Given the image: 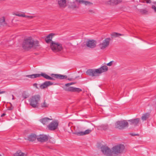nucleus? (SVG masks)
<instances>
[{
  "label": "nucleus",
  "mask_w": 156,
  "mask_h": 156,
  "mask_svg": "<svg viewBox=\"0 0 156 156\" xmlns=\"http://www.w3.org/2000/svg\"><path fill=\"white\" fill-rule=\"evenodd\" d=\"M5 115V114H4V113H3V114H2V115H1V116H2H2H4Z\"/></svg>",
  "instance_id": "obj_42"
},
{
  "label": "nucleus",
  "mask_w": 156,
  "mask_h": 156,
  "mask_svg": "<svg viewBox=\"0 0 156 156\" xmlns=\"http://www.w3.org/2000/svg\"><path fill=\"white\" fill-rule=\"evenodd\" d=\"M36 139V135L35 134H31L28 137V140L31 141H33L35 140Z\"/></svg>",
  "instance_id": "obj_24"
},
{
  "label": "nucleus",
  "mask_w": 156,
  "mask_h": 156,
  "mask_svg": "<svg viewBox=\"0 0 156 156\" xmlns=\"http://www.w3.org/2000/svg\"><path fill=\"white\" fill-rule=\"evenodd\" d=\"M23 17H25V18H27L29 19H32V18H33V16H27L25 15H24Z\"/></svg>",
  "instance_id": "obj_34"
},
{
  "label": "nucleus",
  "mask_w": 156,
  "mask_h": 156,
  "mask_svg": "<svg viewBox=\"0 0 156 156\" xmlns=\"http://www.w3.org/2000/svg\"><path fill=\"white\" fill-rule=\"evenodd\" d=\"M87 45L90 48H94L96 47V42L93 40L89 41L87 43Z\"/></svg>",
  "instance_id": "obj_15"
},
{
  "label": "nucleus",
  "mask_w": 156,
  "mask_h": 156,
  "mask_svg": "<svg viewBox=\"0 0 156 156\" xmlns=\"http://www.w3.org/2000/svg\"><path fill=\"white\" fill-rule=\"evenodd\" d=\"M108 128V125L107 124H103L98 126V128L100 129L105 130Z\"/></svg>",
  "instance_id": "obj_25"
},
{
  "label": "nucleus",
  "mask_w": 156,
  "mask_h": 156,
  "mask_svg": "<svg viewBox=\"0 0 156 156\" xmlns=\"http://www.w3.org/2000/svg\"><path fill=\"white\" fill-rule=\"evenodd\" d=\"M49 104L46 103L45 101L41 104V107L42 108H47Z\"/></svg>",
  "instance_id": "obj_30"
},
{
  "label": "nucleus",
  "mask_w": 156,
  "mask_h": 156,
  "mask_svg": "<svg viewBox=\"0 0 156 156\" xmlns=\"http://www.w3.org/2000/svg\"><path fill=\"white\" fill-rule=\"evenodd\" d=\"M122 2V0H110L109 2L110 4L116 5L119 4Z\"/></svg>",
  "instance_id": "obj_26"
},
{
  "label": "nucleus",
  "mask_w": 156,
  "mask_h": 156,
  "mask_svg": "<svg viewBox=\"0 0 156 156\" xmlns=\"http://www.w3.org/2000/svg\"><path fill=\"white\" fill-rule=\"evenodd\" d=\"M75 83H76V82H71V83H66V84H62V85H63V86H62V87L63 88V87H64L65 86V87H69L70 86H71V85H72L75 84Z\"/></svg>",
  "instance_id": "obj_31"
},
{
  "label": "nucleus",
  "mask_w": 156,
  "mask_h": 156,
  "mask_svg": "<svg viewBox=\"0 0 156 156\" xmlns=\"http://www.w3.org/2000/svg\"><path fill=\"white\" fill-rule=\"evenodd\" d=\"M74 7L75 8H76L77 7V6L76 5H74Z\"/></svg>",
  "instance_id": "obj_44"
},
{
  "label": "nucleus",
  "mask_w": 156,
  "mask_h": 156,
  "mask_svg": "<svg viewBox=\"0 0 156 156\" xmlns=\"http://www.w3.org/2000/svg\"><path fill=\"white\" fill-rule=\"evenodd\" d=\"M14 156H26V153H23L20 150H18L14 154Z\"/></svg>",
  "instance_id": "obj_21"
},
{
  "label": "nucleus",
  "mask_w": 156,
  "mask_h": 156,
  "mask_svg": "<svg viewBox=\"0 0 156 156\" xmlns=\"http://www.w3.org/2000/svg\"><path fill=\"white\" fill-rule=\"evenodd\" d=\"M68 80H71V78H68Z\"/></svg>",
  "instance_id": "obj_45"
},
{
  "label": "nucleus",
  "mask_w": 156,
  "mask_h": 156,
  "mask_svg": "<svg viewBox=\"0 0 156 156\" xmlns=\"http://www.w3.org/2000/svg\"><path fill=\"white\" fill-rule=\"evenodd\" d=\"M111 36H112V37H118L119 36H122L123 35V34H121L116 33V32H114L112 33L111 34Z\"/></svg>",
  "instance_id": "obj_28"
},
{
  "label": "nucleus",
  "mask_w": 156,
  "mask_h": 156,
  "mask_svg": "<svg viewBox=\"0 0 156 156\" xmlns=\"http://www.w3.org/2000/svg\"><path fill=\"white\" fill-rule=\"evenodd\" d=\"M125 149V146L122 144H119L113 147L112 148L113 154H118L123 152Z\"/></svg>",
  "instance_id": "obj_6"
},
{
  "label": "nucleus",
  "mask_w": 156,
  "mask_h": 156,
  "mask_svg": "<svg viewBox=\"0 0 156 156\" xmlns=\"http://www.w3.org/2000/svg\"><path fill=\"white\" fill-rule=\"evenodd\" d=\"M50 142H51L52 143H55V141L54 140H50Z\"/></svg>",
  "instance_id": "obj_40"
},
{
  "label": "nucleus",
  "mask_w": 156,
  "mask_h": 156,
  "mask_svg": "<svg viewBox=\"0 0 156 156\" xmlns=\"http://www.w3.org/2000/svg\"><path fill=\"white\" fill-rule=\"evenodd\" d=\"M154 3L156 4V2H154Z\"/></svg>",
  "instance_id": "obj_46"
},
{
  "label": "nucleus",
  "mask_w": 156,
  "mask_h": 156,
  "mask_svg": "<svg viewBox=\"0 0 156 156\" xmlns=\"http://www.w3.org/2000/svg\"><path fill=\"white\" fill-rule=\"evenodd\" d=\"M50 139H51V140H53V139H52V138H50Z\"/></svg>",
  "instance_id": "obj_48"
},
{
  "label": "nucleus",
  "mask_w": 156,
  "mask_h": 156,
  "mask_svg": "<svg viewBox=\"0 0 156 156\" xmlns=\"http://www.w3.org/2000/svg\"><path fill=\"white\" fill-rule=\"evenodd\" d=\"M24 14H21L20 13H16L15 14V15L16 16H20V17H24Z\"/></svg>",
  "instance_id": "obj_33"
},
{
  "label": "nucleus",
  "mask_w": 156,
  "mask_h": 156,
  "mask_svg": "<svg viewBox=\"0 0 156 156\" xmlns=\"http://www.w3.org/2000/svg\"><path fill=\"white\" fill-rule=\"evenodd\" d=\"M92 129H87L84 132L81 131L79 132H75L74 134L77 136H83L89 134L92 131Z\"/></svg>",
  "instance_id": "obj_13"
},
{
  "label": "nucleus",
  "mask_w": 156,
  "mask_h": 156,
  "mask_svg": "<svg viewBox=\"0 0 156 156\" xmlns=\"http://www.w3.org/2000/svg\"><path fill=\"white\" fill-rule=\"evenodd\" d=\"M58 125V122L57 121L55 120L52 122L48 126V129L51 130L56 129Z\"/></svg>",
  "instance_id": "obj_11"
},
{
  "label": "nucleus",
  "mask_w": 156,
  "mask_h": 156,
  "mask_svg": "<svg viewBox=\"0 0 156 156\" xmlns=\"http://www.w3.org/2000/svg\"><path fill=\"white\" fill-rule=\"evenodd\" d=\"M5 92V91H2V90H0V94H3V93H4Z\"/></svg>",
  "instance_id": "obj_39"
},
{
  "label": "nucleus",
  "mask_w": 156,
  "mask_h": 156,
  "mask_svg": "<svg viewBox=\"0 0 156 156\" xmlns=\"http://www.w3.org/2000/svg\"><path fill=\"white\" fill-rule=\"evenodd\" d=\"M0 23L1 25L3 26H5L7 25V23L5 20L4 17L3 16L0 19Z\"/></svg>",
  "instance_id": "obj_23"
},
{
  "label": "nucleus",
  "mask_w": 156,
  "mask_h": 156,
  "mask_svg": "<svg viewBox=\"0 0 156 156\" xmlns=\"http://www.w3.org/2000/svg\"><path fill=\"white\" fill-rule=\"evenodd\" d=\"M76 2L78 3V4H84L86 5L88 4H92V3L88 1H84L83 0H76Z\"/></svg>",
  "instance_id": "obj_19"
},
{
  "label": "nucleus",
  "mask_w": 156,
  "mask_h": 156,
  "mask_svg": "<svg viewBox=\"0 0 156 156\" xmlns=\"http://www.w3.org/2000/svg\"><path fill=\"white\" fill-rule=\"evenodd\" d=\"M140 119L139 118L133 119L128 120V121L130 122L129 123L130 124L133 125L135 126L138 125V124L140 122Z\"/></svg>",
  "instance_id": "obj_14"
},
{
  "label": "nucleus",
  "mask_w": 156,
  "mask_h": 156,
  "mask_svg": "<svg viewBox=\"0 0 156 156\" xmlns=\"http://www.w3.org/2000/svg\"><path fill=\"white\" fill-rule=\"evenodd\" d=\"M152 8L154 10V11L156 12V7L154 5H152Z\"/></svg>",
  "instance_id": "obj_36"
},
{
  "label": "nucleus",
  "mask_w": 156,
  "mask_h": 156,
  "mask_svg": "<svg viewBox=\"0 0 156 156\" xmlns=\"http://www.w3.org/2000/svg\"><path fill=\"white\" fill-rule=\"evenodd\" d=\"M51 119L48 118H44L40 120V121L43 125H47L48 124Z\"/></svg>",
  "instance_id": "obj_16"
},
{
  "label": "nucleus",
  "mask_w": 156,
  "mask_h": 156,
  "mask_svg": "<svg viewBox=\"0 0 156 156\" xmlns=\"http://www.w3.org/2000/svg\"><path fill=\"white\" fill-rule=\"evenodd\" d=\"M22 96L24 98H26L29 97V94L26 92H24L23 93Z\"/></svg>",
  "instance_id": "obj_32"
},
{
  "label": "nucleus",
  "mask_w": 156,
  "mask_h": 156,
  "mask_svg": "<svg viewBox=\"0 0 156 156\" xmlns=\"http://www.w3.org/2000/svg\"><path fill=\"white\" fill-rule=\"evenodd\" d=\"M140 2L142 3H144L145 2V0H140Z\"/></svg>",
  "instance_id": "obj_38"
},
{
  "label": "nucleus",
  "mask_w": 156,
  "mask_h": 156,
  "mask_svg": "<svg viewBox=\"0 0 156 156\" xmlns=\"http://www.w3.org/2000/svg\"><path fill=\"white\" fill-rule=\"evenodd\" d=\"M49 138V136L45 135H40L37 138V140L41 142L46 141Z\"/></svg>",
  "instance_id": "obj_12"
},
{
  "label": "nucleus",
  "mask_w": 156,
  "mask_h": 156,
  "mask_svg": "<svg viewBox=\"0 0 156 156\" xmlns=\"http://www.w3.org/2000/svg\"><path fill=\"white\" fill-rule=\"evenodd\" d=\"M89 12H94L93 11L91 10H89Z\"/></svg>",
  "instance_id": "obj_41"
},
{
  "label": "nucleus",
  "mask_w": 156,
  "mask_h": 156,
  "mask_svg": "<svg viewBox=\"0 0 156 156\" xmlns=\"http://www.w3.org/2000/svg\"><path fill=\"white\" fill-rule=\"evenodd\" d=\"M108 68L106 66H101L100 68L96 69H89L86 71V73L88 75L93 76H97L102 73L107 71Z\"/></svg>",
  "instance_id": "obj_2"
},
{
  "label": "nucleus",
  "mask_w": 156,
  "mask_h": 156,
  "mask_svg": "<svg viewBox=\"0 0 156 156\" xmlns=\"http://www.w3.org/2000/svg\"><path fill=\"white\" fill-rule=\"evenodd\" d=\"M43 74H46L45 73H42L41 74H33L30 75H26V76L27 77L30 78H37L38 77L40 76H41L44 77V76H43Z\"/></svg>",
  "instance_id": "obj_17"
},
{
  "label": "nucleus",
  "mask_w": 156,
  "mask_h": 156,
  "mask_svg": "<svg viewBox=\"0 0 156 156\" xmlns=\"http://www.w3.org/2000/svg\"><path fill=\"white\" fill-rule=\"evenodd\" d=\"M101 149L104 154L109 156L112 155V151L107 146H102L101 147Z\"/></svg>",
  "instance_id": "obj_10"
},
{
  "label": "nucleus",
  "mask_w": 156,
  "mask_h": 156,
  "mask_svg": "<svg viewBox=\"0 0 156 156\" xmlns=\"http://www.w3.org/2000/svg\"><path fill=\"white\" fill-rule=\"evenodd\" d=\"M39 46V41L37 40L34 41L31 37L24 40L22 44V48L27 51L30 50L32 48H35Z\"/></svg>",
  "instance_id": "obj_1"
},
{
  "label": "nucleus",
  "mask_w": 156,
  "mask_h": 156,
  "mask_svg": "<svg viewBox=\"0 0 156 156\" xmlns=\"http://www.w3.org/2000/svg\"><path fill=\"white\" fill-rule=\"evenodd\" d=\"M40 99V96L39 95H35L32 96L29 100L30 105L34 108L37 107L39 105Z\"/></svg>",
  "instance_id": "obj_4"
},
{
  "label": "nucleus",
  "mask_w": 156,
  "mask_h": 156,
  "mask_svg": "<svg viewBox=\"0 0 156 156\" xmlns=\"http://www.w3.org/2000/svg\"><path fill=\"white\" fill-rule=\"evenodd\" d=\"M111 40L110 38H107L103 41L99 45V46L101 49L103 50L108 46L110 41Z\"/></svg>",
  "instance_id": "obj_9"
},
{
  "label": "nucleus",
  "mask_w": 156,
  "mask_h": 156,
  "mask_svg": "<svg viewBox=\"0 0 156 156\" xmlns=\"http://www.w3.org/2000/svg\"><path fill=\"white\" fill-rule=\"evenodd\" d=\"M137 135V134H134V135Z\"/></svg>",
  "instance_id": "obj_47"
},
{
  "label": "nucleus",
  "mask_w": 156,
  "mask_h": 156,
  "mask_svg": "<svg viewBox=\"0 0 156 156\" xmlns=\"http://www.w3.org/2000/svg\"><path fill=\"white\" fill-rule=\"evenodd\" d=\"M64 89L65 91L71 92H79L82 91L80 88H64Z\"/></svg>",
  "instance_id": "obj_20"
},
{
  "label": "nucleus",
  "mask_w": 156,
  "mask_h": 156,
  "mask_svg": "<svg viewBox=\"0 0 156 156\" xmlns=\"http://www.w3.org/2000/svg\"><path fill=\"white\" fill-rule=\"evenodd\" d=\"M58 3L60 7L64 8L66 6V0H58Z\"/></svg>",
  "instance_id": "obj_18"
},
{
  "label": "nucleus",
  "mask_w": 156,
  "mask_h": 156,
  "mask_svg": "<svg viewBox=\"0 0 156 156\" xmlns=\"http://www.w3.org/2000/svg\"><path fill=\"white\" fill-rule=\"evenodd\" d=\"M58 84L57 83H55L51 81H46L41 84L37 83H34L33 86L35 88H38V87L40 88H46L51 85H57Z\"/></svg>",
  "instance_id": "obj_7"
},
{
  "label": "nucleus",
  "mask_w": 156,
  "mask_h": 156,
  "mask_svg": "<svg viewBox=\"0 0 156 156\" xmlns=\"http://www.w3.org/2000/svg\"><path fill=\"white\" fill-rule=\"evenodd\" d=\"M13 107L11 106V107H9L8 108V110H12L13 109Z\"/></svg>",
  "instance_id": "obj_37"
},
{
  "label": "nucleus",
  "mask_w": 156,
  "mask_h": 156,
  "mask_svg": "<svg viewBox=\"0 0 156 156\" xmlns=\"http://www.w3.org/2000/svg\"><path fill=\"white\" fill-rule=\"evenodd\" d=\"M138 11L139 12L142 14H145L147 13V11L146 9H138Z\"/></svg>",
  "instance_id": "obj_29"
},
{
  "label": "nucleus",
  "mask_w": 156,
  "mask_h": 156,
  "mask_svg": "<svg viewBox=\"0 0 156 156\" xmlns=\"http://www.w3.org/2000/svg\"><path fill=\"white\" fill-rule=\"evenodd\" d=\"M53 35L52 34H50L49 35H48L46 37L45 39V40L46 43H49L50 41L51 42V40L52 38V36Z\"/></svg>",
  "instance_id": "obj_22"
},
{
  "label": "nucleus",
  "mask_w": 156,
  "mask_h": 156,
  "mask_svg": "<svg viewBox=\"0 0 156 156\" xmlns=\"http://www.w3.org/2000/svg\"><path fill=\"white\" fill-rule=\"evenodd\" d=\"M113 61H112L107 64V65L109 66H111L112 65Z\"/></svg>",
  "instance_id": "obj_35"
},
{
  "label": "nucleus",
  "mask_w": 156,
  "mask_h": 156,
  "mask_svg": "<svg viewBox=\"0 0 156 156\" xmlns=\"http://www.w3.org/2000/svg\"><path fill=\"white\" fill-rule=\"evenodd\" d=\"M0 156H1V155H0Z\"/></svg>",
  "instance_id": "obj_49"
},
{
  "label": "nucleus",
  "mask_w": 156,
  "mask_h": 156,
  "mask_svg": "<svg viewBox=\"0 0 156 156\" xmlns=\"http://www.w3.org/2000/svg\"><path fill=\"white\" fill-rule=\"evenodd\" d=\"M149 114L147 113L143 115L141 117L142 120L144 121L147 120L149 117Z\"/></svg>",
  "instance_id": "obj_27"
},
{
  "label": "nucleus",
  "mask_w": 156,
  "mask_h": 156,
  "mask_svg": "<svg viewBox=\"0 0 156 156\" xmlns=\"http://www.w3.org/2000/svg\"><path fill=\"white\" fill-rule=\"evenodd\" d=\"M50 46L51 50L54 52L60 51L63 49L62 44L55 41H52Z\"/></svg>",
  "instance_id": "obj_5"
},
{
  "label": "nucleus",
  "mask_w": 156,
  "mask_h": 156,
  "mask_svg": "<svg viewBox=\"0 0 156 156\" xmlns=\"http://www.w3.org/2000/svg\"><path fill=\"white\" fill-rule=\"evenodd\" d=\"M51 76H48L47 74H43V76L44 77L48 80H55V79H66L67 76L63 75L60 74H51Z\"/></svg>",
  "instance_id": "obj_3"
},
{
  "label": "nucleus",
  "mask_w": 156,
  "mask_h": 156,
  "mask_svg": "<svg viewBox=\"0 0 156 156\" xmlns=\"http://www.w3.org/2000/svg\"><path fill=\"white\" fill-rule=\"evenodd\" d=\"M116 127L119 129H123L128 126V123L126 121L124 120L117 122L115 124Z\"/></svg>",
  "instance_id": "obj_8"
},
{
  "label": "nucleus",
  "mask_w": 156,
  "mask_h": 156,
  "mask_svg": "<svg viewBox=\"0 0 156 156\" xmlns=\"http://www.w3.org/2000/svg\"><path fill=\"white\" fill-rule=\"evenodd\" d=\"M69 88H75V87H73V86H70V87H69Z\"/></svg>",
  "instance_id": "obj_43"
}]
</instances>
